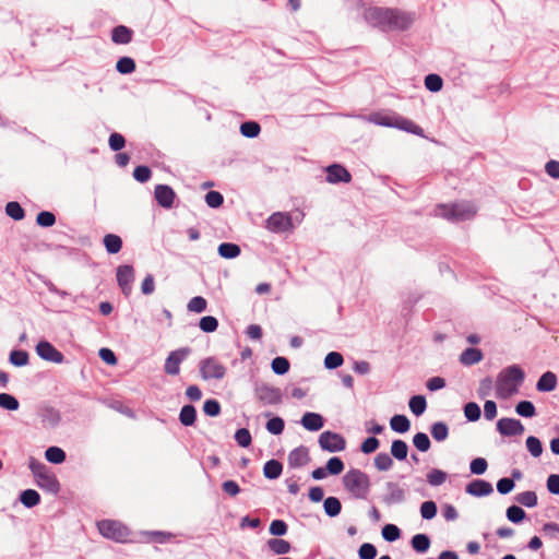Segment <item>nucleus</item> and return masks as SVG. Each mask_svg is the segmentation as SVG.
I'll use <instances>...</instances> for the list:
<instances>
[{
  "label": "nucleus",
  "instance_id": "nucleus-4",
  "mask_svg": "<svg viewBox=\"0 0 559 559\" xmlns=\"http://www.w3.org/2000/svg\"><path fill=\"white\" fill-rule=\"evenodd\" d=\"M343 484L345 489L357 499H366L371 487L369 476L357 468L349 469L343 476Z\"/></svg>",
  "mask_w": 559,
  "mask_h": 559
},
{
  "label": "nucleus",
  "instance_id": "nucleus-35",
  "mask_svg": "<svg viewBox=\"0 0 559 559\" xmlns=\"http://www.w3.org/2000/svg\"><path fill=\"white\" fill-rule=\"evenodd\" d=\"M20 501L26 508L36 507L40 502L39 493L34 489H26L22 491Z\"/></svg>",
  "mask_w": 559,
  "mask_h": 559
},
{
  "label": "nucleus",
  "instance_id": "nucleus-2",
  "mask_svg": "<svg viewBox=\"0 0 559 559\" xmlns=\"http://www.w3.org/2000/svg\"><path fill=\"white\" fill-rule=\"evenodd\" d=\"M368 120L377 126L395 128L418 136H424V129L416 124L413 120L405 118L399 114H372Z\"/></svg>",
  "mask_w": 559,
  "mask_h": 559
},
{
  "label": "nucleus",
  "instance_id": "nucleus-40",
  "mask_svg": "<svg viewBox=\"0 0 559 559\" xmlns=\"http://www.w3.org/2000/svg\"><path fill=\"white\" fill-rule=\"evenodd\" d=\"M448 474L439 468H432L427 474V481L430 486H441L447 480Z\"/></svg>",
  "mask_w": 559,
  "mask_h": 559
},
{
  "label": "nucleus",
  "instance_id": "nucleus-59",
  "mask_svg": "<svg viewBox=\"0 0 559 559\" xmlns=\"http://www.w3.org/2000/svg\"><path fill=\"white\" fill-rule=\"evenodd\" d=\"M10 362L16 367H23L28 362V354L24 350H12Z\"/></svg>",
  "mask_w": 559,
  "mask_h": 559
},
{
  "label": "nucleus",
  "instance_id": "nucleus-10",
  "mask_svg": "<svg viewBox=\"0 0 559 559\" xmlns=\"http://www.w3.org/2000/svg\"><path fill=\"white\" fill-rule=\"evenodd\" d=\"M389 8H369L365 11L366 22L383 32H386Z\"/></svg>",
  "mask_w": 559,
  "mask_h": 559
},
{
  "label": "nucleus",
  "instance_id": "nucleus-47",
  "mask_svg": "<svg viewBox=\"0 0 559 559\" xmlns=\"http://www.w3.org/2000/svg\"><path fill=\"white\" fill-rule=\"evenodd\" d=\"M413 444L420 452H427L431 447L430 439L425 432H417L413 437Z\"/></svg>",
  "mask_w": 559,
  "mask_h": 559
},
{
  "label": "nucleus",
  "instance_id": "nucleus-58",
  "mask_svg": "<svg viewBox=\"0 0 559 559\" xmlns=\"http://www.w3.org/2000/svg\"><path fill=\"white\" fill-rule=\"evenodd\" d=\"M325 467L329 474L338 475L344 469V463L340 457L333 456L326 462Z\"/></svg>",
  "mask_w": 559,
  "mask_h": 559
},
{
  "label": "nucleus",
  "instance_id": "nucleus-14",
  "mask_svg": "<svg viewBox=\"0 0 559 559\" xmlns=\"http://www.w3.org/2000/svg\"><path fill=\"white\" fill-rule=\"evenodd\" d=\"M189 352V348H179L177 350L170 352L165 361V372L170 376L178 374L180 370V364L185 360Z\"/></svg>",
  "mask_w": 559,
  "mask_h": 559
},
{
  "label": "nucleus",
  "instance_id": "nucleus-46",
  "mask_svg": "<svg viewBox=\"0 0 559 559\" xmlns=\"http://www.w3.org/2000/svg\"><path fill=\"white\" fill-rule=\"evenodd\" d=\"M425 86L428 91L437 93L442 90L443 80L438 74H428L425 78Z\"/></svg>",
  "mask_w": 559,
  "mask_h": 559
},
{
  "label": "nucleus",
  "instance_id": "nucleus-7",
  "mask_svg": "<svg viewBox=\"0 0 559 559\" xmlns=\"http://www.w3.org/2000/svg\"><path fill=\"white\" fill-rule=\"evenodd\" d=\"M319 444L323 451L335 453L345 450L346 440L342 435L326 430L320 435Z\"/></svg>",
  "mask_w": 559,
  "mask_h": 559
},
{
  "label": "nucleus",
  "instance_id": "nucleus-9",
  "mask_svg": "<svg viewBox=\"0 0 559 559\" xmlns=\"http://www.w3.org/2000/svg\"><path fill=\"white\" fill-rule=\"evenodd\" d=\"M265 227L272 233H284L293 227L292 217L287 213L275 212L269 216Z\"/></svg>",
  "mask_w": 559,
  "mask_h": 559
},
{
  "label": "nucleus",
  "instance_id": "nucleus-15",
  "mask_svg": "<svg viewBox=\"0 0 559 559\" xmlns=\"http://www.w3.org/2000/svg\"><path fill=\"white\" fill-rule=\"evenodd\" d=\"M325 171L329 183H348L352 180L350 173L341 164H332L326 167Z\"/></svg>",
  "mask_w": 559,
  "mask_h": 559
},
{
  "label": "nucleus",
  "instance_id": "nucleus-28",
  "mask_svg": "<svg viewBox=\"0 0 559 559\" xmlns=\"http://www.w3.org/2000/svg\"><path fill=\"white\" fill-rule=\"evenodd\" d=\"M390 427L397 433H405L411 428V421L405 415H394L390 419Z\"/></svg>",
  "mask_w": 559,
  "mask_h": 559
},
{
  "label": "nucleus",
  "instance_id": "nucleus-61",
  "mask_svg": "<svg viewBox=\"0 0 559 559\" xmlns=\"http://www.w3.org/2000/svg\"><path fill=\"white\" fill-rule=\"evenodd\" d=\"M360 559H374L377 556V548L370 543H364L358 549Z\"/></svg>",
  "mask_w": 559,
  "mask_h": 559
},
{
  "label": "nucleus",
  "instance_id": "nucleus-48",
  "mask_svg": "<svg viewBox=\"0 0 559 559\" xmlns=\"http://www.w3.org/2000/svg\"><path fill=\"white\" fill-rule=\"evenodd\" d=\"M464 416L468 421H477L481 416L480 407L475 402H468L464 405Z\"/></svg>",
  "mask_w": 559,
  "mask_h": 559
},
{
  "label": "nucleus",
  "instance_id": "nucleus-49",
  "mask_svg": "<svg viewBox=\"0 0 559 559\" xmlns=\"http://www.w3.org/2000/svg\"><path fill=\"white\" fill-rule=\"evenodd\" d=\"M5 213L15 221H21L25 216L23 207L15 201H11L5 205Z\"/></svg>",
  "mask_w": 559,
  "mask_h": 559
},
{
  "label": "nucleus",
  "instance_id": "nucleus-63",
  "mask_svg": "<svg viewBox=\"0 0 559 559\" xmlns=\"http://www.w3.org/2000/svg\"><path fill=\"white\" fill-rule=\"evenodd\" d=\"M151 176H152L151 169L144 165L136 166L133 170L134 179L142 183L148 181Z\"/></svg>",
  "mask_w": 559,
  "mask_h": 559
},
{
  "label": "nucleus",
  "instance_id": "nucleus-22",
  "mask_svg": "<svg viewBox=\"0 0 559 559\" xmlns=\"http://www.w3.org/2000/svg\"><path fill=\"white\" fill-rule=\"evenodd\" d=\"M556 386L557 376L551 371L543 373L536 383V390L539 392H551Z\"/></svg>",
  "mask_w": 559,
  "mask_h": 559
},
{
  "label": "nucleus",
  "instance_id": "nucleus-54",
  "mask_svg": "<svg viewBox=\"0 0 559 559\" xmlns=\"http://www.w3.org/2000/svg\"><path fill=\"white\" fill-rule=\"evenodd\" d=\"M266 430L272 435H281L284 430L285 423L281 417H273L266 421Z\"/></svg>",
  "mask_w": 559,
  "mask_h": 559
},
{
  "label": "nucleus",
  "instance_id": "nucleus-50",
  "mask_svg": "<svg viewBox=\"0 0 559 559\" xmlns=\"http://www.w3.org/2000/svg\"><path fill=\"white\" fill-rule=\"evenodd\" d=\"M526 449L534 457H539L543 453V444L537 437L530 436L526 439Z\"/></svg>",
  "mask_w": 559,
  "mask_h": 559
},
{
  "label": "nucleus",
  "instance_id": "nucleus-44",
  "mask_svg": "<svg viewBox=\"0 0 559 559\" xmlns=\"http://www.w3.org/2000/svg\"><path fill=\"white\" fill-rule=\"evenodd\" d=\"M506 515L510 522L518 524L525 519L526 513L521 507L513 504L507 509Z\"/></svg>",
  "mask_w": 559,
  "mask_h": 559
},
{
  "label": "nucleus",
  "instance_id": "nucleus-57",
  "mask_svg": "<svg viewBox=\"0 0 559 559\" xmlns=\"http://www.w3.org/2000/svg\"><path fill=\"white\" fill-rule=\"evenodd\" d=\"M36 223L41 227H51L56 223V216L52 212L43 211L37 214Z\"/></svg>",
  "mask_w": 559,
  "mask_h": 559
},
{
  "label": "nucleus",
  "instance_id": "nucleus-51",
  "mask_svg": "<svg viewBox=\"0 0 559 559\" xmlns=\"http://www.w3.org/2000/svg\"><path fill=\"white\" fill-rule=\"evenodd\" d=\"M116 69L121 74H130L135 70V62L130 57H121L117 61Z\"/></svg>",
  "mask_w": 559,
  "mask_h": 559
},
{
  "label": "nucleus",
  "instance_id": "nucleus-25",
  "mask_svg": "<svg viewBox=\"0 0 559 559\" xmlns=\"http://www.w3.org/2000/svg\"><path fill=\"white\" fill-rule=\"evenodd\" d=\"M283 472V465L277 460H269L263 466V475L267 479H277Z\"/></svg>",
  "mask_w": 559,
  "mask_h": 559
},
{
  "label": "nucleus",
  "instance_id": "nucleus-39",
  "mask_svg": "<svg viewBox=\"0 0 559 559\" xmlns=\"http://www.w3.org/2000/svg\"><path fill=\"white\" fill-rule=\"evenodd\" d=\"M515 412L519 416L532 418L536 415V408L531 401H521L515 405Z\"/></svg>",
  "mask_w": 559,
  "mask_h": 559
},
{
  "label": "nucleus",
  "instance_id": "nucleus-1",
  "mask_svg": "<svg viewBox=\"0 0 559 559\" xmlns=\"http://www.w3.org/2000/svg\"><path fill=\"white\" fill-rule=\"evenodd\" d=\"M525 379V372L518 365L503 368L497 376L496 390L499 397H509L519 391Z\"/></svg>",
  "mask_w": 559,
  "mask_h": 559
},
{
  "label": "nucleus",
  "instance_id": "nucleus-34",
  "mask_svg": "<svg viewBox=\"0 0 559 559\" xmlns=\"http://www.w3.org/2000/svg\"><path fill=\"white\" fill-rule=\"evenodd\" d=\"M430 433L437 442L444 441L449 436V427L443 421L433 423L430 427Z\"/></svg>",
  "mask_w": 559,
  "mask_h": 559
},
{
  "label": "nucleus",
  "instance_id": "nucleus-19",
  "mask_svg": "<svg viewBox=\"0 0 559 559\" xmlns=\"http://www.w3.org/2000/svg\"><path fill=\"white\" fill-rule=\"evenodd\" d=\"M309 461V451L304 445L295 448L288 454V465L292 468H300L305 466Z\"/></svg>",
  "mask_w": 559,
  "mask_h": 559
},
{
  "label": "nucleus",
  "instance_id": "nucleus-42",
  "mask_svg": "<svg viewBox=\"0 0 559 559\" xmlns=\"http://www.w3.org/2000/svg\"><path fill=\"white\" fill-rule=\"evenodd\" d=\"M290 364L286 357L277 356L271 362V368L275 374L283 376L288 372Z\"/></svg>",
  "mask_w": 559,
  "mask_h": 559
},
{
  "label": "nucleus",
  "instance_id": "nucleus-24",
  "mask_svg": "<svg viewBox=\"0 0 559 559\" xmlns=\"http://www.w3.org/2000/svg\"><path fill=\"white\" fill-rule=\"evenodd\" d=\"M484 355L480 349L475 347H468L460 355V362L464 366H472L479 362Z\"/></svg>",
  "mask_w": 559,
  "mask_h": 559
},
{
  "label": "nucleus",
  "instance_id": "nucleus-5",
  "mask_svg": "<svg viewBox=\"0 0 559 559\" xmlns=\"http://www.w3.org/2000/svg\"><path fill=\"white\" fill-rule=\"evenodd\" d=\"M99 533L109 539L118 543H126L129 539L130 531L122 523L115 520H102L97 522Z\"/></svg>",
  "mask_w": 559,
  "mask_h": 559
},
{
  "label": "nucleus",
  "instance_id": "nucleus-31",
  "mask_svg": "<svg viewBox=\"0 0 559 559\" xmlns=\"http://www.w3.org/2000/svg\"><path fill=\"white\" fill-rule=\"evenodd\" d=\"M514 500L526 508H534L538 503L537 495L535 491L527 490L515 495Z\"/></svg>",
  "mask_w": 559,
  "mask_h": 559
},
{
  "label": "nucleus",
  "instance_id": "nucleus-11",
  "mask_svg": "<svg viewBox=\"0 0 559 559\" xmlns=\"http://www.w3.org/2000/svg\"><path fill=\"white\" fill-rule=\"evenodd\" d=\"M37 355L46 360L55 364H62L64 361V356L61 352H59L51 343L48 341H40L36 345Z\"/></svg>",
  "mask_w": 559,
  "mask_h": 559
},
{
  "label": "nucleus",
  "instance_id": "nucleus-6",
  "mask_svg": "<svg viewBox=\"0 0 559 559\" xmlns=\"http://www.w3.org/2000/svg\"><path fill=\"white\" fill-rule=\"evenodd\" d=\"M415 21V14L399 9H390L388 14L386 32L406 31Z\"/></svg>",
  "mask_w": 559,
  "mask_h": 559
},
{
  "label": "nucleus",
  "instance_id": "nucleus-27",
  "mask_svg": "<svg viewBox=\"0 0 559 559\" xmlns=\"http://www.w3.org/2000/svg\"><path fill=\"white\" fill-rule=\"evenodd\" d=\"M267 547L275 555H286L292 549L290 543L282 538L269 539Z\"/></svg>",
  "mask_w": 559,
  "mask_h": 559
},
{
  "label": "nucleus",
  "instance_id": "nucleus-60",
  "mask_svg": "<svg viewBox=\"0 0 559 559\" xmlns=\"http://www.w3.org/2000/svg\"><path fill=\"white\" fill-rule=\"evenodd\" d=\"M28 467L32 471L35 479L39 478L41 475L48 472L47 466L34 457L29 459Z\"/></svg>",
  "mask_w": 559,
  "mask_h": 559
},
{
  "label": "nucleus",
  "instance_id": "nucleus-32",
  "mask_svg": "<svg viewBox=\"0 0 559 559\" xmlns=\"http://www.w3.org/2000/svg\"><path fill=\"white\" fill-rule=\"evenodd\" d=\"M104 246L108 253L115 254L118 253L122 248V240L119 236L115 234H107L104 237Z\"/></svg>",
  "mask_w": 559,
  "mask_h": 559
},
{
  "label": "nucleus",
  "instance_id": "nucleus-43",
  "mask_svg": "<svg viewBox=\"0 0 559 559\" xmlns=\"http://www.w3.org/2000/svg\"><path fill=\"white\" fill-rule=\"evenodd\" d=\"M373 463L374 466L382 472L389 471L393 466L392 457L385 452L378 453L373 460Z\"/></svg>",
  "mask_w": 559,
  "mask_h": 559
},
{
  "label": "nucleus",
  "instance_id": "nucleus-16",
  "mask_svg": "<svg viewBox=\"0 0 559 559\" xmlns=\"http://www.w3.org/2000/svg\"><path fill=\"white\" fill-rule=\"evenodd\" d=\"M157 203L165 209H170L176 198L175 191L167 185H157L154 190Z\"/></svg>",
  "mask_w": 559,
  "mask_h": 559
},
{
  "label": "nucleus",
  "instance_id": "nucleus-62",
  "mask_svg": "<svg viewBox=\"0 0 559 559\" xmlns=\"http://www.w3.org/2000/svg\"><path fill=\"white\" fill-rule=\"evenodd\" d=\"M108 144L114 152H119L124 147L126 140L122 134L114 132L109 136Z\"/></svg>",
  "mask_w": 559,
  "mask_h": 559
},
{
  "label": "nucleus",
  "instance_id": "nucleus-45",
  "mask_svg": "<svg viewBox=\"0 0 559 559\" xmlns=\"http://www.w3.org/2000/svg\"><path fill=\"white\" fill-rule=\"evenodd\" d=\"M343 362L344 358L338 352H330L324 358V367L329 370L341 367Z\"/></svg>",
  "mask_w": 559,
  "mask_h": 559
},
{
  "label": "nucleus",
  "instance_id": "nucleus-52",
  "mask_svg": "<svg viewBox=\"0 0 559 559\" xmlns=\"http://www.w3.org/2000/svg\"><path fill=\"white\" fill-rule=\"evenodd\" d=\"M382 537L386 542H395L401 537V530L394 524H385L382 528Z\"/></svg>",
  "mask_w": 559,
  "mask_h": 559
},
{
  "label": "nucleus",
  "instance_id": "nucleus-17",
  "mask_svg": "<svg viewBox=\"0 0 559 559\" xmlns=\"http://www.w3.org/2000/svg\"><path fill=\"white\" fill-rule=\"evenodd\" d=\"M388 493L382 498V501L388 504L402 503L405 500V490L394 481H388L385 484Z\"/></svg>",
  "mask_w": 559,
  "mask_h": 559
},
{
  "label": "nucleus",
  "instance_id": "nucleus-20",
  "mask_svg": "<svg viewBox=\"0 0 559 559\" xmlns=\"http://www.w3.org/2000/svg\"><path fill=\"white\" fill-rule=\"evenodd\" d=\"M300 423L304 426V428L309 431H318L324 425L323 417L320 414L312 412L305 413L304 416L301 417Z\"/></svg>",
  "mask_w": 559,
  "mask_h": 559
},
{
  "label": "nucleus",
  "instance_id": "nucleus-13",
  "mask_svg": "<svg viewBox=\"0 0 559 559\" xmlns=\"http://www.w3.org/2000/svg\"><path fill=\"white\" fill-rule=\"evenodd\" d=\"M134 281V270L131 265H120L117 269V282L124 296H129L132 292V283Z\"/></svg>",
  "mask_w": 559,
  "mask_h": 559
},
{
  "label": "nucleus",
  "instance_id": "nucleus-33",
  "mask_svg": "<svg viewBox=\"0 0 559 559\" xmlns=\"http://www.w3.org/2000/svg\"><path fill=\"white\" fill-rule=\"evenodd\" d=\"M218 254L222 257V258H225V259H234V258H237L241 250H240V247L236 243H233V242H223L218 246Z\"/></svg>",
  "mask_w": 559,
  "mask_h": 559
},
{
  "label": "nucleus",
  "instance_id": "nucleus-30",
  "mask_svg": "<svg viewBox=\"0 0 559 559\" xmlns=\"http://www.w3.org/2000/svg\"><path fill=\"white\" fill-rule=\"evenodd\" d=\"M408 454V445L404 440L396 439L391 444V455L397 461H404Z\"/></svg>",
  "mask_w": 559,
  "mask_h": 559
},
{
  "label": "nucleus",
  "instance_id": "nucleus-23",
  "mask_svg": "<svg viewBox=\"0 0 559 559\" xmlns=\"http://www.w3.org/2000/svg\"><path fill=\"white\" fill-rule=\"evenodd\" d=\"M133 32L131 28L119 25L116 26L111 32V40L115 44L126 45L129 44L132 40Z\"/></svg>",
  "mask_w": 559,
  "mask_h": 559
},
{
  "label": "nucleus",
  "instance_id": "nucleus-53",
  "mask_svg": "<svg viewBox=\"0 0 559 559\" xmlns=\"http://www.w3.org/2000/svg\"><path fill=\"white\" fill-rule=\"evenodd\" d=\"M20 404L16 397L8 393H0V407L8 411H16Z\"/></svg>",
  "mask_w": 559,
  "mask_h": 559
},
{
  "label": "nucleus",
  "instance_id": "nucleus-56",
  "mask_svg": "<svg viewBox=\"0 0 559 559\" xmlns=\"http://www.w3.org/2000/svg\"><path fill=\"white\" fill-rule=\"evenodd\" d=\"M437 504L435 501H425L421 503L420 506V514H421V518L425 519V520H431L436 516L437 514Z\"/></svg>",
  "mask_w": 559,
  "mask_h": 559
},
{
  "label": "nucleus",
  "instance_id": "nucleus-37",
  "mask_svg": "<svg viewBox=\"0 0 559 559\" xmlns=\"http://www.w3.org/2000/svg\"><path fill=\"white\" fill-rule=\"evenodd\" d=\"M197 418V411L192 405H185L179 414V420L183 426H192Z\"/></svg>",
  "mask_w": 559,
  "mask_h": 559
},
{
  "label": "nucleus",
  "instance_id": "nucleus-8",
  "mask_svg": "<svg viewBox=\"0 0 559 559\" xmlns=\"http://www.w3.org/2000/svg\"><path fill=\"white\" fill-rule=\"evenodd\" d=\"M254 393L259 401L267 405H276L282 402L281 390L266 383L257 384Z\"/></svg>",
  "mask_w": 559,
  "mask_h": 559
},
{
  "label": "nucleus",
  "instance_id": "nucleus-21",
  "mask_svg": "<svg viewBox=\"0 0 559 559\" xmlns=\"http://www.w3.org/2000/svg\"><path fill=\"white\" fill-rule=\"evenodd\" d=\"M36 484L41 489H44L48 492H51V493H57L60 490V484H59L57 477L49 472H47L46 474H44L39 478H37Z\"/></svg>",
  "mask_w": 559,
  "mask_h": 559
},
{
  "label": "nucleus",
  "instance_id": "nucleus-38",
  "mask_svg": "<svg viewBox=\"0 0 559 559\" xmlns=\"http://www.w3.org/2000/svg\"><path fill=\"white\" fill-rule=\"evenodd\" d=\"M261 127L255 121H245L240 124V133L245 138L253 139L259 135Z\"/></svg>",
  "mask_w": 559,
  "mask_h": 559
},
{
  "label": "nucleus",
  "instance_id": "nucleus-12",
  "mask_svg": "<svg viewBox=\"0 0 559 559\" xmlns=\"http://www.w3.org/2000/svg\"><path fill=\"white\" fill-rule=\"evenodd\" d=\"M497 430L502 436L513 437L521 436L525 428L519 419L503 417L497 421Z\"/></svg>",
  "mask_w": 559,
  "mask_h": 559
},
{
  "label": "nucleus",
  "instance_id": "nucleus-36",
  "mask_svg": "<svg viewBox=\"0 0 559 559\" xmlns=\"http://www.w3.org/2000/svg\"><path fill=\"white\" fill-rule=\"evenodd\" d=\"M409 409L416 416H420L427 408V401L424 395H414L408 402Z\"/></svg>",
  "mask_w": 559,
  "mask_h": 559
},
{
  "label": "nucleus",
  "instance_id": "nucleus-18",
  "mask_svg": "<svg viewBox=\"0 0 559 559\" xmlns=\"http://www.w3.org/2000/svg\"><path fill=\"white\" fill-rule=\"evenodd\" d=\"M465 491L474 497H485L492 493V485L484 479H474L466 485Z\"/></svg>",
  "mask_w": 559,
  "mask_h": 559
},
{
  "label": "nucleus",
  "instance_id": "nucleus-3",
  "mask_svg": "<svg viewBox=\"0 0 559 559\" xmlns=\"http://www.w3.org/2000/svg\"><path fill=\"white\" fill-rule=\"evenodd\" d=\"M476 213V206L467 201L441 204L437 207V215L452 223L469 221Z\"/></svg>",
  "mask_w": 559,
  "mask_h": 559
},
{
  "label": "nucleus",
  "instance_id": "nucleus-64",
  "mask_svg": "<svg viewBox=\"0 0 559 559\" xmlns=\"http://www.w3.org/2000/svg\"><path fill=\"white\" fill-rule=\"evenodd\" d=\"M488 467V463L484 457H476L469 464V469L472 474L483 475Z\"/></svg>",
  "mask_w": 559,
  "mask_h": 559
},
{
  "label": "nucleus",
  "instance_id": "nucleus-26",
  "mask_svg": "<svg viewBox=\"0 0 559 559\" xmlns=\"http://www.w3.org/2000/svg\"><path fill=\"white\" fill-rule=\"evenodd\" d=\"M411 545L413 549L419 554L428 551L431 540L427 534H416L412 537Z\"/></svg>",
  "mask_w": 559,
  "mask_h": 559
},
{
  "label": "nucleus",
  "instance_id": "nucleus-55",
  "mask_svg": "<svg viewBox=\"0 0 559 559\" xmlns=\"http://www.w3.org/2000/svg\"><path fill=\"white\" fill-rule=\"evenodd\" d=\"M235 440L239 447L248 448L252 442L251 433L247 428H240L235 433Z\"/></svg>",
  "mask_w": 559,
  "mask_h": 559
},
{
  "label": "nucleus",
  "instance_id": "nucleus-29",
  "mask_svg": "<svg viewBox=\"0 0 559 559\" xmlns=\"http://www.w3.org/2000/svg\"><path fill=\"white\" fill-rule=\"evenodd\" d=\"M323 509L328 516L335 518L342 511V503L336 497H328L323 501Z\"/></svg>",
  "mask_w": 559,
  "mask_h": 559
},
{
  "label": "nucleus",
  "instance_id": "nucleus-41",
  "mask_svg": "<svg viewBox=\"0 0 559 559\" xmlns=\"http://www.w3.org/2000/svg\"><path fill=\"white\" fill-rule=\"evenodd\" d=\"M45 457L53 464H61L66 460V453L61 448L50 447L45 452Z\"/></svg>",
  "mask_w": 559,
  "mask_h": 559
}]
</instances>
